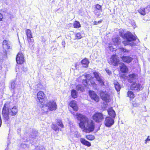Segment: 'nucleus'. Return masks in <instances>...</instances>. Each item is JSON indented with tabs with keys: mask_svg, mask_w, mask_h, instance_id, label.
<instances>
[{
	"mask_svg": "<svg viewBox=\"0 0 150 150\" xmlns=\"http://www.w3.org/2000/svg\"><path fill=\"white\" fill-rule=\"evenodd\" d=\"M76 116H77V119L80 120V127L83 129L85 132L89 133L94 130L95 125L93 120L80 114L77 113Z\"/></svg>",
	"mask_w": 150,
	"mask_h": 150,
	"instance_id": "1",
	"label": "nucleus"
},
{
	"mask_svg": "<svg viewBox=\"0 0 150 150\" xmlns=\"http://www.w3.org/2000/svg\"><path fill=\"white\" fill-rule=\"evenodd\" d=\"M18 112L17 107L16 106L12 107V104L9 102L6 103L3 108L2 113L5 120L9 119L8 114L15 115Z\"/></svg>",
	"mask_w": 150,
	"mask_h": 150,
	"instance_id": "2",
	"label": "nucleus"
},
{
	"mask_svg": "<svg viewBox=\"0 0 150 150\" xmlns=\"http://www.w3.org/2000/svg\"><path fill=\"white\" fill-rule=\"evenodd\" d=\"M124 36L126 38L127 41H124L123 43L125 45H128L129 44V42L134 41L136 40V36L132 35L129 32H127L124 35Z\"/></svg>",
	"mask_w": 150,
	"mask_h": 150,
	"instance_id": "3",
	"label": "nucleus"
},
{
	"mask_svg": "<svg viewBox=\"0 0 150 150\" xmlns=\"http://www.w3.org/2000/svg\"><path fill=\"white\" fill-rule=\"evenodd\" d=\"M57 106L56 102L53 100L48 101L42 105V107H47L48 110L51 111L56 110Z\"/></svg>",
	"mask_w": 150,
	"mask_h": 150,
	"instance_id": "4",
	"label": "nucleus"
},
{
	"mask_svg": "<svg viewBox=\"0 0 150 150\" xmlns=\"http://www.w3.org/2000/svg\"><path fill=\"white\" fill-rule=\"evenodd\" d=\"M30 140L33 141V143L34 144L37 141H39L40 139L39 134L37 131L32 132L30 135Z\"/></svg>",
	"mask_w": 150,
	"mask_h": 150,
	"instance_id": "5",
	"label": "nucleus"
},
{
	"mask_svg": "<svg viewBox=\"0 0 150 150\" xmlns=\"http://www.w3.org/2000/svg\"><path fill=\"white\" fill-rule=\"evenodd\" d=\"M108 63L110 64L117 66L119 63V57L116 55H113L108 61Z\"/></svg>",
	"mask_w": 150,
	"mask_h": 150,
	"instance_id": "6",
	"label": "nucleus"
},
{
	"mask_svg": "<svg viewBox=\"0 0 150 150\" xmlns=\"http://www.w3.org/2000/svg\"><path fill=\"white\" fill-rule=\"evenodd\" d=\"M100 96L103 100L109 102L110 100V94L106 91H101L100 94Z\"/></svg>",
	"mask_w": 150,
	"mask_h": 150,
	"instance_id": "7",
	"label": "nucleus"
},
{
	"mask_svg": "<svg viewBox=\"0 0 150 150\" xmlns=\"http://www.w3.org/2000/svg\"><path fill=\"white\" fill-rule=\"evenodd\" d=\"M93 119L96 122H99L104 119L103 115L100 112H96L93 116Z\"/></svg>",
	"mask_w": 150,
	"mask_h": 150,
	"instance_id": "8",
	"label": "nucleus"
},
{
	"mask_svg": "<svg viewBox=\"0 0 150 150\" xmlns=\"http://www.w3.org/2000/svg\"><path fill=\"white\" fill-rule=\"evenodd\" d=\"M143 88L139 83L135 82L133 83L130 87L131 90L137 91L142 90Z\"/></svg>",
	"mask_w": 150,
	"mask_h": 150,
	"instance_id": "9",
	"label": "nucleus"
},
{
	"mask_svg": "<svg viewBox=\"0 0 150 150\" xmlns=\"http://www.w3.org/2000/svg\"><path fill=\"white\" fill-rule=\"evenodd\" d=\"M37 97L41 105H43L44 104V100L45 98V95L44 93L41 91L39 92L37 94Z\"/></svg>",
	"mask_w": 150,
	"mask_h": 150,
	"instance_id": "10",
	"label": "nucleus"
},
{
	"mask_svg": "<svg viewBox=\"0 0 150 150\" xmlns=\"http://www.w3.org/2000/svg\"><path fill=\"white\" fill-rule=\"evenodd\" d=\"M95 77L97 80L100 84V85L102 86L104 85V83L103 81V78L101 75V74L98 72H94L93 73Z\"/></svg>",
	"mask_w": 150,
	"mask_h": 150,
	"instance_id": "11",
	"label": "nucleus"
},
{
	"mask_svg": "<svg viewBox=\"0 0 150 150\" xmlns=\"http://www.w3.org/2000/svg\"><path fill=\"white\" fill-rule=\"evenodd\" d=\"M114 118L109 117H106L105 120V124L106 126L110 127L112 125L114 122Z\"/></svg>",
	"mask_w": 150,
	"mask_h": 150,
	"instance_id": "12",
	"label": "nucleus"
},
{
	"mask_svg": "<svg viewBox=\"0 0 150 150\" xmlns=\"http://www.w3.org/2000/svg\"><path fill=\"white\" fill-rule=\"evenodd\" d=\"M89 96L91 98L96 102H98L99 100V98L95 92L93 91H89Z\"/></svg>",
	"mask_w": 150,
	"mask_h": 150,
	"instance_id": "13",
	"label": "nucleus"
},
{
	"mask_svg": "<svg viewBox=\"0 0 150 150\" xmlns=\"http://www.w3.org/2000/svg\"><path fill=\"white\" fill-rule=\"evenodd\" d=\"M150 11V6H148L145 8H141L138 11L142 15H145Z\"/></svg>",
	"mask_w": 150,
	"mask_h": 150,
	"instance_id": "14",
	"label": "nucleus"
},
{
	"mask_svg": "<svg viewBox=\"0 0 150 150\" xmlns=\"http://www.w3.org/2000/svg\"><path fill=\"white\" fill-rule=\"evenodd\" d=\"M23 55L21 52H19L16 57V61L17 64H21L24 62Z\"/></svg>",
	"mask_w": 150,
	"mask_h": 150,
	"instance_id": "15",
	"label": "nucleus"
},
{
	"mask_svg": "<svg viewBox=\"0 0 150 150\" xmlns=\"http://www.w3.org/2000/svg\"><path fill=\"white\" fill-rule=\"evenodd\" d=\"M69 106L71 108H69L70 111L71 113L74 115V112L75 111V101L74 100L71 101L69 104Z\"/></svg>",
	"mask_w": 150,
	"mask_h": 150,
	"instance_id": "16",
	"label": "nucleus"
},
{
	"mask_svg": "<svg viewBox=\"0 0 150 150\" xmlns=\"http://www.w3.org/2000/svg\"><path fill=\"white\" fill-rule=\"evenodd\" d=\"M3 46L4 49L5 50L9 49L11 47L10 42L8 41L4 40L3 41Z\"/></svg>",
	"mask_w": 150,
	"mask_h": 150,
	"instance_id": "17",
	"label": "nucleus"
},
{
	"mask_svg": "<svg viewBox=\"0 0 150 150\" xmlns=\"http://www.w3.org/2000/svg\"><path fill=\"white\" fill-rule=\"evenodd\" d=\"M121 58L123 62L127 63L130 62L133 60V58L129 56H123Z\"/></svg>",
	"mask_w": 150,
	"mask_h": 150,
	"instance_id": "18",
	"label": "nucleus"
},
{
	"mask_svg": "<svg viewBox=\"0 0 150 150\" xmlns=\"http://www.w3.org/2000/svg\"><path fill=\"white\" fill-rule=\"evenodd\" d=\"M108 115L111 117L114 118L115 117L116 114L114 110L112 108L109 109L108 110Z\"/></svg>",
	"mask_w": 150,
	"mask_h": 150,
	"instance_id": "19",
	"label": "nucleus"
},
{
	"mask_svg": "<svg viewBox=\"0 0 150 150\" xmlns=\"http://www.w3.org/2000/svg\"><path fill=\"white\" fill-rule=\"evenodd\" d=\"M120 71L122 72H126L128 71V68L127 67L122 63H120Z\"/></svg>",
	"mask_w": 150,
	"mask_h": 150,
	"instance_id": "20",
	"label": "nucleus"
},
{
	"mask_svg": "<svg viewBox=\"0 0 150 150\" xmlns=\"http://www.w3.org/2000/svg\"><path fill=\"white\" fill-rule=\"evenodd\" d=\"M80 142L82 144L85 146H91V143L88 141L86 140L84 138H81Z\"/></svg>",
	"mask_w": 150,
	"mask_h": 150,
	"instance_id": "21",
	"label": "nucleus"
},
{
	"mask_svg": "<svg viewBox=\"0 0 150 150\" xmlns=\"http://www.w3.org/2000/svg\"><path fill=\"white\" fill-rule=\"evenodd\" d=\"M81 64L83 65V67H87L88 66V65L89 63V62L88 59L85 58L81 61Z\"/></svg>",
	"mask_w": 150,
	"mask_h": 150,
	"instance_id": "22",
	"label": "nucleus"
},
{
	"mask_svg": "<svg viewBox=\"0 0 150 150\" xmlns=\"http://www.w3.org/2000/svg\"><path fill=\"white\" fill-rule=\"evenodd\" d=\"M114 85L115 89L117 91H119L121 88L120 85L119 83L117 81H114Z\"/></svg>",
	"mask_w": 150,
	"mask_h": 150,
	"instance_id": "23",
	"label": "nucleus"
},
{
	"mask_svg": "<svg viewBox=\"0 0 150 150\" xmlns=\"http://www.w3.org/2000/svg\"><path fill=\"white\" fill-rule=\"evenodd\" d=\"M137 76L134 74H130L129 75L128 80L130 82H131L133 80L136 79Z\"/></svg>",
	"mask_w": 150,
	"mask_h": 150,
	"instance_id": "24",
	"label": "nucleus"
},
{
	"mask_svg": "<svg viewBox=\"0 0 150 150\" xmlns=\"http://www.w3.org/2000/svg\"><path fill=\"white\" fill-rule=\"evenodd\" d=\"M127 96L130 98V99H133L135 97V95L134 93L130 91H128L127 93Z\"/></svg>",
	"mask_w": 150,
	"mask_h": 150,
	"instance_id": "25",
	"label": "nucleus"
},
{
	"mask_svg": "<svg viewBox=\"0 0 150 150\" xmlns=\"http://www.w3.org/2000/svg\"><path fill=\"white\" fill-rule=\"evenodd\" d=\"M112 41L115 45H116L119 44L120 42L119 37L115 38L112 39Z\"/></svg>",
	"mask_w": 150,
	"mask_h": 150,
	"instance_id": "26",
	"label": "nucleus"
},
{
	"mask_svg": "<svg viewBox=\"0 0 150 150\" xmlns=\"http://www.w3.org/2000/svg\"><path fill=\"white\" fill-rule=\"evenodd\" d=\"M26 34L28 38H32L31 31L29 29H27L26 31Z\"/></svg>",
	"mask_w": 150,
	"mask_h": 150,
	"instance_id": "27",
	"label": "nucleus"
},
{
	"mask_svg": "<svg viewBox=\"0 0 150 150\" xmlns=\"http://www.w3.org/2000/svg\"><path fill=\"white\" fill-rule=\"evenodd\" d=\"M27 40L30 45H33L34 40L32 37V38H28Z\"/></svg>",
	"mask_w": 150,
	"mask_h": 150,
	"instance_id": "28",
	"label": "nucleus"
},
{
	"mask_svg": "<svg viewBox=\"0 0 150 150\" xmlns=\"http://www.w3.org/2000/svg\"><path fill=\"white\" fill-rule=\"evenodd\" d=\"M86 138L89 140H93L95 139V137L93 135H89L86 136Z\"/></svg>",
	"mask_w": 150,
	"mask_h": 150,
	"instance_id": "29",
	"label": "nucleus"
},
{
	"mask_svg": "<svg viewBox=\"0 0 150 150\" xmlns=\"http://www.w3.org/2000/svg\"><path fill=\"white\" fill-rule=\"evenodd\" d=\"M16 85V84H15V82L14 81H13L11 82V87H10V88L11 89H14Z\"/></svg>",
	"mask_w": 150,
	"mask_h": 150,
	"instance_id": "30",
	"label": "nucleus"
},
{
	"mask_svg": "<svg viewBox=\"0 0 150 150\" xmlns=\"http://www.w3.org/2000/svg\"><path fill=\"white\" fill-rule=\"evenodd\" d=\"M52 128L53 130L55 131L59 130V128L57 126L53 124L52 126Z\"/></svg>",
	"mask_w": 150,
	"mask_h": 150,
	"instance_id": "31",
	"label": "nucleus"
},
{
	"mask_svg": "<svg viewBox=\"0 0 150 150\" xmlns=\"http://www.w3.org/2000/svg\"><path fill=\"white\" fill-rule=\"evenodd\" d=\"M85 78L87 79L88 80H90L91 79V78H92L91 75L89 74H88L84 76Z\"/></svg>",
	"mask_w": 150,
	"mask_h": 150,
	"instance_id": "32",
	"label": "nucleus"
},
{
	"mask_svg": "<svg viewBox=\"0 0 150 150\" xmlns=\"http://www.w3.org/2000/svg\"><path fill=\"white\" fill-rule=\"evenodd\" d=\"M71 96L72 98H75V90L73 89L71 92Z\"/></svg>",
	"mask_w": 150,
	"mask_h": 150,
	"instance_id": "33",
	"label": "nucleus"
},
{
	"mask_svg": "<svg viewBox=\"0 0 150 150\" xmlns=\"http://www.w3.org/2000/svg\"><path fill=\"white\" fill-rule=\"evenodd\" d=\"M96 7L97 9L99 10H102L101 6L98 4H97L96 5Z\"/></svg>",
	"mask_w": 150,
	"mask_h": 150,
	"instance_id": "34",
	"label": "nucleus"
},
{
	"mask_svg": "<svg viewBox=\"0 0 150 150\" xmlns=\"http://www.w3.org/2000/svg\"><path fill=\"white\" fill-rule=\"evenodd\" d=\"M57 124L58 125L61 127H63V125L62 124V122L60 120H59L57 123Z\"/></svg>",
	"mask_w": 150,
	"mask_h": 150,
	"instance_id": "35",
	"label": "nucleus"
},
{
	"mask_svg": "<svg viewBox=\"0 0 150 150\" xmlns=\"http://www.w3.org/2000/svg\"><path fill=\"white\" fill-rule=\"evenodd\" d=\"M81 27L80 24L79 22L76 21V28H79Z\"/></svg>",
	"mask_w": 150,
	"mask_h": 150,
	"instance_id": "36",
	"label": "nucleus"
},
{
	"mask_svg": "<svg viewBox=\"0 0 150 150\" xmlns=\"http://www.w3.org/2000/svg\"><path fill=\"white\" fill-rule=\"evenodd\" d=\"M42 147H44L40 145L39 146H37V147H36L34 150H40Z\"/></svg>",
	"mask_w": 150,
	"mask_h": 150,
	"instance_id": "37",
	"label": "nucleus"
},
{
	"mask_svg": "<svg viewBox=\"0 0 150 150\" xmlns=\"http://www.w3.org/2000/svg\"><path fill=\"white\" fill-rule=\"evenodd\" d=\"M102 20H100V21H94L93 22L94 25H97L99 23H101L102 22Z\"/></svg>",
	"mask_w": 150,
	"mask_h": 150,
	"instance_id": "38",
	"label": "nucleus"
},
{
	"mask_svg": "<svg viewBox=\"0 0 150 150\" xmlns=\"http://www.w3.org/2000/svg\"><path fill=\"white\" fill-rule=\"evenodd\" d=\"M83 84L85 86H86L87 85V80H83Z\"/></svg>",
	"mask_w": 150,
	"mask_h": 150,
	"instance_id": "39",
	"label": "nucleus"
},
{
	"mask_svg": "<svg viewBox=\"0 0 150 150\" xmlns=\"http://www.w3.org/2000/svg\"><path fill=\"white\" fill-rule=\"evenodd\" d=\"M76 37L80 39L82 38V37L80 33H78L76 34Z\"/></svg>",
	"mask_w": 150,
	"mask_h": 150,
	"instance_id": "40",
	"label": "nucleus"
},
{
	"mask_svg": "<svg viewBox=\"0 0 150 150\" xmlns=\"http://www.w3.org/2000/svg\"><path fill=\"white\" fill-rule=\"evenodd\" d=\"M105 71L107 74H108L109 75H110L111 74V71L109 70V69H105Z\"/></svg>",
	"mask_w": 150,
	"mask_h": 150,
	"instance_id": "41",
	"label": "nucleus"
},
{
	"mask_svg": "<svg viewBox=\"0 0 150 150\" xmlns=\"http://www.w3.org/2000/svg\"><path fill=\"white\" fill-rule=\"evenodd\" d=\"M3 18V15L1 13H0V21H2V19Z\"/></svg>",
	"mask_w": 150,
	"mask_h": 150,
	"instance_id": "42",
	"label": "nucleus"
},
{
	"mask_svg": "<svg viewBox=\"0 0 150 150\" xmlns=\"http://www.w3.org/2000/svg\"><path fill=\"white\" fill-rule=\"evenodd\" d=\"M62 44L63 47H64L65 46V42L64 41H62Z\"/></svg>",
	"mask_w": 150,
	"mask_h": 150,
	"instance_id": "43",
	"label": "nucleus"
},
{
	"mask_svg": "<svg viewBox=\"0 0 150 150\" xmlns=\"http://www.w3.org/2000/svg\"><path fill=\"white\" fill-rule=\"evenodd\" d=\"M121 51L124 52H128L129 51L128 50L124 48L122 49Z\"/></svg>",
	"mask_w": 150,
	"mask_h": 150,
	"instance_id": "44",
	"label": "nucleus"
},
{
	"mask_svg": "<svg viewBox=\"0 0 150 150\" xmlns=\"http://www.w3.org/2000/svg\"><path fill=\"white\" fill-rule=\"evenodd\" d=\"M76 89H77L78 90H81V87H80V86H78L76 87Z\"/></svg>",
	"mask_w": 150,
	"mask_h": 150,
	"instance_id": "45",
	"label": "nucleus"
},
{
	"mask_svg": "<svg viewBox=\"0 0 150 150\" xmlns=\"http://www.w3.org/2000/svg\"><path fill=\"white\" fill-rule=\"evenodd\" d=\"M149 136H148V138L145 140V144H146L147 143V142L150 141V139L149 138Z\"/></svg>",
	"mask_w": 150,
	"mask_h": 150,
	"instance_id": "46",
	"label": "nucleus"
},
{
	"mask_svg": "<svg viewBox=\"0 0 150 150\" xmlns=\"http://www.w3.org/2000/svg\"><path fill=\"white\" fill-rule=\"evenodd\" d=\"M91 84L92 85H93V86L94 85H95L96 86V83H95V82H91Z\"/></svg>",
	"mask_w": 150,
	"mask_h": 150,
	"instance_id": "47",
	"label": "nucleus"
},
{
	"mask_svg": "<svg viewBox=\"0 0 150 150\" xmlns=\"http://www.w3.org/2000/svg\"><path fill=\"white\" fill-rule=\"evenodd\" d=\"M78 108H77V107L76 106V108H75L76 111L78 110Z\"/></svg>",
	"mask_w": 150,
	"mask_h": 150,
	"instance_id": "48",
	"label": "nucleus"
},
{
	"mask_svg": "<svg viewBox=\"0 0 150 150\" xmlns=\"http://www.w3.org/2000/svg\"><path fill=\"white\" fill-rule=\"evenodd\" d=\"M134 102H133V103H132V104H133V106H137V104H134Z\"/></svg>",
	"mask_w": 150,
	"mask_h": 150,
	"instance_id": "49",
	"label": "nucleus"
},
{
	"mask_svg": "<svg viewBox=\"0 0 150 150\" xmlns=\"http://www.w3.org/2000/svg\"><path fill=\"white\" fill-rule=\"evenodd\" d=\"M0 94H1V96H0V98H1L2 97V92H1V93H0Z\"/></svg>",
	"mask_w": 150,
	"mask_h": 150,
	"instance_id": "50",
	"label": "nucleus"
},
{
	"mask_svg": "<svg viewBox=\"0 0 150 150\" xmlns=\"http://www.w3.org/2000/svg\"><path fill=\"white\" fill-rule=\"evenodd\" d=\"M130 44H131V45H132V46L134 45V43L132 42L131 43H130Z\"/></svg>",
	"mask_w": 150,
	"mask_h": 150,
	"instance_id": "51",
	"label": "nucleus"
},
{
	"mask_svg": "<svg viewBox=\"0 0 150 150\" xmlns=\"http://www.w3.org/2000/svg\"><path fill=\"white\" fill-rule=\"evenodd\" d=\"M73 26L74 27V28H75V23H74Z\"/></svg>",
	"mask_w": 150,
	"mask_h": 150,
	"instance_id": "52",
	"label": "nucleus"
},
{
	"mask_svg": "<svg viewBox=\"0 0 150 150\" xmlns=\"http://www.w3.org/2000/svg\"><path fill=\"white\" fill-rule=\"evenodd\" d=\"M96 15H97V16H98V17L99 16V15H98L97 14H96Z\"/></svg>",
	"mask_w": 150,
	"mask_h": 150,
	"instance_id": "53",
	"label": "nucleus"
},
{
	"mask_svg": "<svg viewBox=\"0 0 150 150\" xmlns=\"http://www.w3.org/2000/svg\"><path fill=\"white\" fill-rule=\"evenodd\" d=\"M75 96H76V97H76V95H75Z\"/></svg>",
	"mask_w": 150,
	"mask_h": 150,
	"instance_id": "54",
	"label": "nucleus"
},
{
	"mask_svg": "<svg viewBox=\"0 0 150 150\" xmlns=\"http://www.w3.org/2000/svg\"><path fill=\"white\" fill-rule=\"evenodd\" d=\"M109 47H111V46H109Z\"/></svg>",
	"mask_w": 150,
	"mask_h": 150,
	"instance_id": "55",
	"label": "nucleus"
}]
</instances>
